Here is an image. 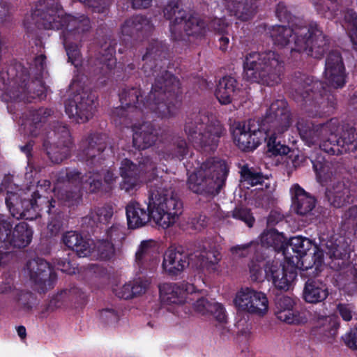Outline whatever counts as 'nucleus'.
Here are the masks:
<instances>
[{
  "mask_svg": "<svg viewBox=\"0 0 357 357\" xmlns=\"http://www.w3.org/2000/svg\"><path fill=\"white\" fill-rule=\"evenodd\" d=\"M321 248L314 245L305 237L295 236L289 241L283 251L285 260H298L296 267L302 270L314 268L319 270L323 263L337 271L335 275L337 285L348 294L357 292V268L349 264V251L344 245L336 244L333 240L322 239Z\"/></svg>",
  "mask_w": 357,
  "mask_h": 357,
  "instance_id": "obj_1",
  "label": "nucleus"
},
{
  "mask_svg": "<svg viewBox=\"0 0 357 357\" xmlns=\"http://www.w3.org/2000/svg\"><path fill=\"white\" fill-rule=\"evenodd\" d=\"M162 51L159 43L155 41L147 47L143 55L144 62L142 70L147 77H155V82L146 98L144 114L151 112L160 118H169L175 115L178 109V92L180 87L178 79L168 71L162 69L160 63Z\"/></svg>",
  "mask_w": 357,
  "mask_h": 357,
  "instance_id": "obj_2",
  "label": "nucleus"
},
{
  "mask_svg": "<svg viewBox=\"0 0 357 357\" xmlns=\"http://www.w3.org/2000/svg\"><path fill=\"white\" fill-rule=\"evenodd\" d=\"M183 213V203L168 183L158 181L150 185L147 209L136 202L126 206L128 227L131 229L145 225L152 218L163 229L172 226Z\"/></svg>",
  "mask_w": 357,
  "mask_h": 357,
  "instance_id": "obj_3",
  "label": "nucleus"
},
{
  "mask_svg": "<svg viewBox=\"0 0 357 357\" xmlns=\"http://www.w3.org/2000/svg\"><path fill=\"white\" fill-rule=\"evenodd\" d=\"M274 45H289L291 52L305 53L316 59L321 58L328 49V40L316 22L294 27L276 25L270 31Z\"/></svg>",
  "mask_w": 357,
  "mask_h": 357,
  "instance_id": "obj_4",
  "label": "nucleus"
},
{
  "mask_svg": "<svg viewBox=\"0 0 357 357\" xmlns=\"http://www.w3.org/2000/svg\"><path fill=\"white\" fill-rule=\"evenodd\" d=\"M15 188V190H13L12 186L7 188L6 181L0 188L2 192H6V204L13 218L32 220L40 215L43 211L49 215L59 214L56 202L44 195L50 188V182L48 180L39 181L36 190L33 192L30 189L24 191Z\"/></svg>",
  "mask_w": 357,
  "mask_h": 357,
  "instance_id": "obj_5",
  "label": "nucleus"
},
{
  "mask_svg": "<svg viewBox=\"0 0 357 357\" xmlns=\"http://www.w3.org/2000/svg\"><path fill=\"white\" fill-rule=\"evenodd\" d=\"M243 68L244 76L248 80L273 86L282 79L284 61L274 50L253 52L245 56Z\"/></svg>",
  "mask_w": 357,
  "mask_h": 357,
  "instance_id": "obj_6",
  "label": "nucleus"
},
{
  "mask_svg": "<svg viewBox=\"0 0 357 357\" xmlns=\"http://www.w3.org/2000/svg\"><path fill=\"white\" fill-rule=\"evenodd\" d=\"M89 185L91 192L98 191L102 187L101 175L99 172H89L84 176L76 169H66L58 174L54 193L68 206L78 204L81 199L80 189Z\"/></svg>",
  "mask_w": 357,
  "mask_h": 357,
  "instance_id": "obj_7",
  "label": "nucleus"
},
{
  "mask_svg": "<svg viewBox=\"0 0 357 357\" xmlns=\"http://www.w3.org/2000/svg\"><path fill=\"white\" fill-rule=\"evenodd\" d=\"M163 15L169 21V31L174 40H182L185 35L198 36L201 32L199 13L184 10L181 0H169L164 6Z\"/></svg>",
  "mask_w": 357,
  "mask_h": 357,
  "instance_id": "obj_8",
  "label": "nucleus"
},
{
  "mask_svg": "<svg viewBox=\"0 0 357 357\" xmlns=\"http://www.w3.org/2000/svg\"><path fill=\"white\" fill-rule=\"evenodd\" d=\"M119 175L122 178L119 183L120 189L130 195H134L144 182L151 183L155 180L153 185L158 181L165 183L158 179L155 164L149 157L142 158L138 165L129 159L122 160Z\"/></svg>",
  "mask_w": 357,
  "mask_h": 357,
  "instance_id": "obj_9",
  "label": "nucleus"
},
{
  "mask_svg": "<svg viewBox=\"0 0 357 357\" xmlns=\"http://www.w3.org/2000/svg\"><path fill=\"white\" fill-rule=\"evenodd\" d=\"M266 122L271 124L267 135V150L273 155H287L290 149L277 141V137L287 131L291 124V117L284 100H277L270 105Z\"/></svg>",
  "mask_w": 357,
  "mask_h": 357,
  "instance_id": "obj_10",
  "label": "nucleus"
},
{
  "mask_svg": "<svg viewBox=\"0 0 357 357\" xmlns=\"http://www.w3.org/2000/svg\"><path fill=\"white\" fill-rule=\"evenodd\" d=\"M12 227L13 223L0 215V266L9 261L13 248H25L33 238V231L26 222L16 225L11 233Z\"/></svg>",
  "mask_w": 357,
  "mask_h": 357,
  "instance_id": "obj_11",
  "label": "nucleus"
},
{
  "mask_svg": "<svg viewBox=\"0 0 357 357\" xmlns=\"http://www.w3.org/2000/svg\"><path fill=\"white\" fill-rule=\"evenodd\" d=\"M17 67L20 72H18L11 80H10V74L14 70L13 68H10L8 73H0V90L4 91L11 100L30 101V98H40L43 94L44 86L40 83V89L31 92L33 86H36L39 82H26L29 78L26 70L21 66Z\"/></svg>",
  "mask_w": 357,
  "mask_h": 357,
  "instance_id": "obj_12",
  "label": "nucleus"
},
{
  "mask_svg": "<svg viewBox=\"0 0 357 357\" xmlns=\"http://www.w3.org/2000/svg\"><path fill=\"white\" fill-rule=\"evenodd\" d=\"M66 16L57 0H40L31 15L25 18L24 25L29 28L33 23L45 29H63Z\"/></svg>",
  "mask_w": 357,
  "mask_h": 357,
  "instance_id": "obj_13",
  "label": "nucleus"
},
{
  "mask_svg": "<svg viewBox=\"0 0 357 357\" xmlns=\"http://www.w3.org/2000/svg\"><path fill=\"white\" fill-rule=\"evenodd\" d=\"M200 266V251L186 253L182 248L170 247L162 255L161 270L165 275L170 278H176L181 276L188 267L198 269Z\"/></svg>",
  "mask_w": 357,
  "mask_h": 357,
  "instance_id": "obj_14",
  "label": "nucleus"
},
{
  "mask_svg": "<svg viewBox=\"0 0 357 357\" xmlns=\"http://www.w3.org/2000/svg\"><path fill=\"white\" fill-rule=\"evenodd\" d=\"M298 86L294 85L295 92L303 99L310 96V92L312 93V98H317L320 96L323 100L321 102H316L314 104V112L309 111V116L312 117L329 115L335 108L333 97L327 96L326 99L324 96H327L328 91L324 86V84L319 81L312 80V78L303 75L297 81Z\"/></svg>",
  "mask_w": 357,
  "mask_h": 357,
  "instance_id": "obj_15",
  "label": "nucleus"
},
{
  "mask_svg": "<svg viewBox=\"0 0 357 357\" xmlns=\"http://www.w3.org/2000/svg\"><path fill=\"white\" fill-rule=\"evenodd\" d=\"M120 101L121 106L115 108L112 113L115 124H126L127 118H137L144 114L146 100L143 99L140 89H124L120 94Z\"/></svg>",
  "mask_w": 357,
  "mask_h": 357,
  "instance_id": "obj_16",
  "label": "nucleus"
},
{
  "mask_svg": "<svg viewBox=\"0 0 357 357\" xmlns=\"http://www.w3.org/2000/svg\"><path fill=\"white\" fill-rule=\"evenodd\" d=\"M228 168L220 158H208L202 162V191L211 196L218 195L225 185Z\"/></svg>",
  "mask_w": 357,
  "mask_h": 357,
  "instance_id": "obj_17",
  "label": "nucleus"
},
{
  "mask_svg": "<svg viewBox=\"0 0 357 357\" xmlns=\"http://www.w3.org/2000/svg\"><path fill=\"white\" fill-rule=\"evenodd\" d=\"M43 147L52 162L60 163L68 158L71 152L73 142L68 128L58 123L53 132L43 142Z\"/></svg>",
  "mask_w": 357,
  "mask_h": 357,
  "instance_id": "obj_18",
  "label": "nucleus"
},
{
  "mask_svg": "<svg viewBox=\"0 0 357 357\" xmlns=\"http://www.w3.org/2000/svg\"><path fill=\"white\" fill-rule=\"evenodd\" d=\"M298 261L297 259L291 258V261L285 260L282 264L279 260H272L265 268L266 279L271 280L276 288L288 290L296 278Z\"/></svg>",
  "mask_w": 357,
  "mask_h": 357,
  "instance_id": "obj_19",
  "label": "nucleus"
},
{
  "mask_svg": "<svg viewBox=\"0 0 357 357\" xmlns=\"http://www.w3.org/2000/svg\"><path fill=\"white\" fill-rule=\"evenodd\" d=\"M335 132L324 135L319 147L330 155H340L357 151V126L343 132L339 138Z\"/></svg>",
  "mask_w": 357,
  "mask_h": 357,
  "instance_id": "obj_20",
  "label": "nucleus"
},
{
  "mask_svg": "<svg viewBox=\"0 0 357 357\" xmlns=\"http://www.w3.org/2000/svg\"><path fill=\"white\" fill-rule=\"evenodd\" d=\"M238 310L258 316H264L268 309V301L266 294L250 287L241 288L234 299Z\"/></svg>",
  "mask_w": 357,
  "mask_h": 357,
  "instance_id": "obj_21",
  "label": "nucleus"
},
{
  "mask_svg": "<svg viewBox=\"0 0 357 357\" xmlns=\"http://www.w3.org/2000/svg\"><path fill=\"white\" fill-rule=\"evenodd\" d=\"M66 113L69 118L78 123L88 121L93 115L95 111L94 96L82 90L75 95L65 106Z\"/></svg>",
  "mask_w": 357,
  "mask_h": 357,
  "instance_id": "obj_22",
  "label": "nucleus"
},
{
  "mask_svg": "<svg viewBox=\"0 0 357 357\" xmlns=\"http://www.w3.org/2000/svg\"><path fill=\"white\" fill-rule=\"evenodd\" d=\"M234 142L242 151L255 149L264 138V133L256 126L254 120L239 123L233 130Z\"/></svg>",
  "mask_w": 357,
  "mask_h": 357,
  "instance_id": "obj_23",
  "label": "nucleus"
},
{
  "mask_svg": "<svg viewBox=\"0 0 357 357\" xmlns=\"http://www.w3.org/2000/svg\"><path fill=\"white\" fill-rule=\"evenodd\" d=\"M26 271L37 286L38 291L45 292L53 287L56 275L50 264L43 259H34L27 262Z\"/></svg>",
  "mask_w": 357,
  "mask_h": 357,
  "instance_id": "obj_24",
  "label": "nucleus"
},
{
  "mask_svg": "<svg viewBox=\"0 0 357 357\" xmlns=\"http://www.w3.org/2000/svg\"><path fill=\"white\" fill-rule=\"evenodd\" d=\"M296 126L301 137L308 145L318 144L324 135L336 132L338 128L337 121L333 119L326 123L314 126L307 120L300 119Z\"/></svg>",
  "mask_w": 357,
  "mask_h": 357,
  "instance_id": "obj_25",
  "label": "nucleus"
},
{
  "mask_svg": "<svg viewBox=\"0 0 357 357\" xmlns=\"http://www.w3.org/2000/svg\"><path fill=\"white\" fill-rule=\"evenodd\" d=\"M105 136L94 134L82 140L78 153L80 160L90 165L100 163L102 155L106 148Z\"/></svg>",
  "mask_w": 357,
  "mask_h": 357,
  "instance_id": "obj_26",
  "label": "nucleus"
},
{
  "mask_svg": "<svg viewBox=\"0 0 357 357\" xmlns=\"http://www.w3.org/2000/svg\"><path fill=\"white\" fill-rule=\"evenodd\" d=\"M326 84L328 87L342 88L346 83L345 68L337 51L331 52L326 58L324 70Z\"/></svg>",
  "mask_w": 357,
  "mask_h": 357,
  "instance_id": "obj_27",
  "label": "nucleus"
},
{
  "mask_svg": "<svg viewBox=\"0 0 357 357\" xmlns=\"http://www.w3.org/2000/svg\"><path fill=\"white\" fill-rule=\"evenodd\" d=\"M205 124L202 132V153L213 152L216 150L223 128L216 116L212 114L202 117V124Z\"/></svg>",
  "mask_w": 357,
  "mask_h": 357,
  "instance_id": "obj_28",
  "label": "nucleus"
},
{
  "mask_svg": "<svg viewBox=\"0 0 357 357\" xmlns=\"http://www.w3.org/2000/svg\"><path fill=\"white\" fill-rule=\"evenodd\" d=\"M63 21L62 37L73 38L75 41H81L83 34L91 29L90 20L84 15L79 16L66 15Z\"/></svg>",
  "mask_w": 357,
  "mask_h": 357,
  "instance_id": "obj_29",
  "label": "nucleus"
},
{
  "mask_svg": "<svg viewBox=\"0 0 357 357\" xmlns=\"http://www.w3.org/2000/svg\"><path fill=\"white\" fill-rule=\"evenodd\" d=\"M325 197L328 204L335 208L344 207L353 202L351 189L344 182H335L326 189Z\"/></svg>",
  "mask_w": 357,
  "mask_h": 357,
  "instance_id": "obj_30",
  "label": "nucleus"
},
{
  "mask_svg": "<svg viewBox=\"0 0 357 357\" xmlns=\"http://www.w3.org/2000/svg\"><path fill=\"white\" fill-rule=\"evenodd\" d=\"M293 210L300 215L309 214L315 207L316 200L305 192L298 184H294L290 189Z\"/></svg>",
  "mask_w": 357,
  "mask_h": 357,
  "instance_id": "obj_31",
  "label": "nucleus"
},
{
  "mask_svg": "<svg viewBox=\"0 0 357 357\" xmlns=\"http://www.w3.org/2000/svg\"><path fill=\"white\" fill-rule=\"evenodd\" d=\"M50 115L51 110L46 108L29 111L22 123V129L25 133L36 137L40 134L44 123Z\"/></svg>",
  "mask_w": 357,
  "mask_h": 357,
  "instance_id": "obj_32",
  "label": "nucleus"
},
{
  "mask_svg": "<svg viewBox=\"0 0 357 357\" xmlns=\"http://www.w3.org/2000/svg\"><path fill=\"white\" fill-rule=\"evenodd\" d=\"M134 146L139 149H146L151 146L157 140V132L149 122L135 124L132 126Z\"/></svg>",
  "mask_w": 357,
  "mask_h": 357,
  "instance_id": "obj_33",
  "label": "nucleus"
},
{
  "mask_svg": "<svg viewBox=\"0 0 357 357\" xmlns=\"http://www.w3.org/2000/svg\"><path fill=\"white\" fill-rule=\"evenodd\" d=\"M153 30L151 21L142 15H136L125 21L121 27V33L129 36H145Z\"/></svg>",
  "mask_w": 357,
  "mask_h": 357,
  "instance_id": "obj_34",
  "label": "nucleus"
},
{
  "mask_svg": "<svg viewBox=\"0 0 357 357\" xmlns=\"http://www.w3.org/2000/svg\"><path fill=\"white\" fill-rule=\"evenodd\" d=\"M63 243L70 249L76 252L79 257H88L91 252V245L93 241L91 239L84 238L76 231H68L62 238Z\"/></svg>",
  "mask_w": 357,
  "mask_h": 357,
  "instance_id": "obj_35",
  "label": "nucleus"
},
{
  "mask_svg": "<svg viewBox=\"0 0 357 357\" xmlns=\"http://www.w3.org/2000/svg\"><path fill=\"white\" fill-rule=\"evenodd\" d=\"M257 0H225L231 13L241 21L250 20L256 11Z\"/></svg>",
  "mask_w": 357,
  "mask_h": 357,
  "instance_id": "obj_36",
  "label": "nucleus"
},
{
  "mask_svg": "<svg viewBox=\"0 0 357 357\" xmlns=\"http://www.w3.org/2000/svg\"><path fill=\"white\" fill-rule=\"evenodd\" d=\"M328 296V287L320 280H308L303 289V298L310 303H317L324 301Z\"/></svg>",
  "mask_w": 357,
  "mask_h": 357,
  "instance_id": "obj_37",
  "label": "nucleus"
},
{
  "mask_svg": "<svg viewBox=\"0 0 357 357\" xmlns=\"http://www.w3.org/2000/svg\"><path fill=\"white\" fill-rule=\"evenodd\" d=\"M160 297L162 303L167 305H181L186 302L179 283H164L160 286Z\"/></svg>",
  "mask_w": 357,
  "mask_h": 357,
  "instance_id": "obj_38",
  "label": "nucleus"
},
{
  "mask_svg": "<svg viewBox=\"0 0 357 357\" xmlns=\"http://www.w3.org/2000/svg\"><path fill=\"white\" fill-rule=\"evenodd\" d=\"M237 87L236 79L231 76L222 77L216 86L215 96L222 105H228L231 102L233 96Z\"/></svg>",
  "mask_w": 357,
  "mask_h": 357,
  "instance_id": "obj_39",
  "label": "nucleus"
},
{
  "mask_svg": "<svg viewBox=\"0 0 357 357\" xmlns=\"http://www.w3.org/2000/svg\"><path fill=\"white\" fill-rule=\"evenodd\" d=\"M205 313L211 314L218 324L216 328L224 334L228 331L226 324L227 323V317L224 307L218 303L214 301H208L202 298V315Z\"/></svg>",
  "mask_w": 357,
  "mask_h": 357,
  "instance_id": "obj_40",
  "label": "nucleus"
},
{
  "mask_svg": "<svg viewBox=\"0 0 357 357\" xmlns=\"http://www.w3.org/2000/svg\"><path fill=\"white\" fill-rule=\"evenodd\" d=\"M287 240L282 234L273 229L266 230L261 235L262 246L273 248L275 251L282 253L286 248Z\"/></svg>",
  "mask_w": 357,
  "mask_h": 357,
  "instance_id": "obj_41",
  "label": "nucleus"
},
{
  "mask_svg": "<svg viewBox=\"0 0 357 357\" xmlns=\"http://www.w3.org/2000/svg\"><path fill=\"white\" fill-rule=\"evenodd\" d=\"M154 252V242L151 240L143 241L136 252V262L139 266L146 267L149 262L153 259Z\"/></svg>",
  "mask_w": 357,
  "mask_h": 357,
  "instance_id": "obj_42",
  "label": "nucleus"
},
{
  "mask_svg": "<svg viewBox=\"0 0 357 357\" xmlns=\"http://www.w3.org/2000/svg\"><path fill=\"white\" fill-rule=\"evenodd\" d=\"M114 255L113 243L108 240L98 241L91 245V252L88 257L94 259H109Z\"/></svg>",
  "mask_w": 357,
  "mask_h": 357,
  "instance_id": "obj_43",
  "label": "nucleus"
},
{
  "mask_svg": "<svg viewBox=\"0 0 357 357\" xmlns=\"http://www.w3.org/2000/svg\"><path fill=\"white\" fill-rule=\"evenodd\" d=\"M186 153V142L184 139H177L160 151L159 154L165 160L176 158L181 160Z\"/></svg>",
  "mask_w": 357,
  "mask_h": 357,
  "instance_id": "obj_44",
  "label": "nucleus"
},
{
  "mask_svg": "<svg viewBox=\"0 0 357 357\" xmlns=\"http://www.w3.org/2000/svg\"><path fill=\"white\" fill-rule=\"evenodd\" d=\"M277 318L288 324H301L307 321V312L294 311L290 309L286 311H275Z\"/></svg>",
  "mask_w": 357,
  "mask_h": 357,
  "instance_id": "obj_45",
  "label": "nucleus"
},
{
  "mask_svg": "<svg viewBox=\"0 0 357 357\" xmlns=\"http://www.w3.org/2000/svg\"><path fill=\"white\" fill-rule=\"evenodd\" d=\"M343 15V26L349 31L354 47L357 51V13L352 9H347Z\"/></svg>",
  "mask_w": 357,
  "mask_h": 357,
  "instance_id": "obj_46",
  "label": "nucleus"
},
{
  "mask_svg": "<svg viewBox=\"0 0 357 357\" xmlns=\"http://www.w3.org/2000/svg\"><path fill=\"white\" fill-rule=\"evenodd\" d=\"M109 52L106 56H102L97 61L96 63V68L94 70L96 75H101L105 77L109 76L112 74V70L116 66V59L113 56L112 50H109Z\"/></svg>",
  "mask_w": 357,
  "mask_h": 357,
  "instance_id": "obj_47",
  "label": "nucleus"
},
{
  "mask_svg": "<svg viewBox=\"0 0 357 357\" xmlns=\"http://www.w3.org/2000/svg\"><path fill=\"white\" fill-rule=\"evenodd\" d=\"M268 262H271V261L266 259H259L257 257L250 261L249 269L250 278L252 281L261 282L266 278L265 268Z\"/></svg>",
  "mask_w": 357,
  "mask_h": 357,
  "instance_id": "obj_48",
  "label": "nucleus"
},
{
  "mask_svg": "<svg viewBox=\"0 0 357 357\" xmlns=\"http://www.w3.org/2000/svg\"><path fill=\"white\" fill-rule=\"evenodd\" d=\"M221 259L220 252L215 248L204 251L202 250V268L210 272L218 270V263Z\"/></svg>",
  "mask_w": 357,
  "mask_h": 357,
  "instance_id": "obj_49",
  "label": "nucleus"
},
{
  "mask_svg": "<svg viewBox=\"0 0 357 357\" xmlns=\"http://www.w3.org/2000/svg\"><path fill=\"white\" fill-rule=\"evenodd\" d=\"M62 38L69 61L77 68L82 63L81 54L77 45L79 41H75L73 38Z\"/></svg>",
  "mask_w": 357,
  "mask_h": 357,
  "instance_id": "obj_50",
  "label": "nucleus"
},
{
  "mask_svg": "<svg viewBox=\"0 0 357 357\" xmlns=\"http://www.w3.org/2000/svg\"><path fill=\"white\" fill-rule=\"evenodd\" d=\"M317 11L324 17H334L338 0H312Z\"/></svg>",
  "mask_w": 357,
  "mask_h": 357,
  "instance_id": "obj_51",
  "label": "nucleus"
},
{
  "mask_svg": "<svg viewBox=\"0 0 357 357\" xmlns=\"http://www.w3.org/2000/svg\"><path fill=\"white\" fill-rule=\"evenodd\" d=\"M243 181L251 186L261 184L264 181V176L261 172H259L253 168H250L244 165L241 170Z\"/></svg>",
  "mask_w": 357,
  "mask_h": 357,
  "instance_id": "obj_52",
  "label": "nucleus"
},
{
  "mask_svg": "<svg viewBox=\"0 0 357 357\" xmlns=\"http://www.w3.org/2000/svg\"><path fill=\"white\" fill-rule=\"evenodd\" d=\"M13 297L16 301L18 307L24 310H30L35 301V297L31 292L15 290Z\"/></svg>",
  "mask_w": 357,
  "mask_h": 357,
  "instance_id": "obj_53",
  "label": "nucleus"
},
{
  "mask_svg": "<svg viewBox=\"0 0 357 357\" xmlns=\"http://www.w3.org/2000/svg\"><path fill=\"white\" fill-rule=\"evenodd\" d=\"M179 284L182 287V293L185 297L187 294L195 295L196 301L192 304V307L196 312L199 313L201 312V295L199 290L193 284L187 282H183Z\"/></svg>",
  "mask_w": 357,
  "mask_h": 357,
  "instance_id": "obj_54",
  "label": "nucleus"
},
{
  "mask_svg": "<svg viewBox=\"0 0 357 357\" xmlns=\"http://www.w3.org/2000/svg\"><path fill=\"white\" fill-rule=\"evenodd\" d=\"M257 246V243L252 241L246 244L232 246L230 252L236 257H245L250 252L256 250Z\"/></svg>",
  "mask_w": 357,
  "mask_h": 357,
  "instance_id": "obj_55",
  "label": "nucleus"
},
{
  "mask_svg": "<svg viewBox=\"0 0 357 357\" xmlns=\"http://www.w3.org/2000/svg\"><path fill=\"white\" fill-rule=\"evenodd\" d=\"M232 217L244 222L249 227H252L255 222V218L248 208H236L232 211Z\"/></svg>",
  "mask_w": 357,
  "mask_h": 357,
  "instance_id": "obj_56",
  "label": "nucleus"
},
{
  "mask_svg": "<svg viewBox=\"0 0 357 357\" xmlns=\"http://www.w3.org/2000/svg\"><path fill=\"white\" fill-rule=\"evenodd\" d=\"M132 287V298L144 294L149 287V282L147 280L137 278L130 281Z\"/></svg>",
  "mask_w": 357,
  "mask_h": 357,
  "instance_id": "obj_57",
  "label": "nucleus"
},
{
  "mask_svg": "<svg viewBox=\"0 0 357 357\" xmlns=\"http://www.w3.org/2000/svg\"><path fill=\"white\" fill-rule=\"evenodd\" d=\"M342 223L346 228L357 227V205L350 207L342 216Z\"/></svg>",
  "mask_w": 357,
  "mask_h": 357,
  "instance_id": "obj_58",
  "label": "nucleus"
},
{
  "mask_svg": "<svg viewBox=\"0 0 357 357\" xmlns=\"http://www.w3.org/2000/svg\"><path fill=\"white\" fill-rule=\"evenodd\" d=\"M188 174V185L189 189L192 192L199 194L201 192L200 171L195 170Z\"/></svg>",
  "mask_w": 357,
  "mask_h": 357,
  "instance_id": "obj_59",
  "label": "nucleus"
},
{
  "mask_svg": "<svg viewBox=\"0 0 357 357\" xmlns=\"http://www.w3.org/2000/svg\"><path fill=\"white\" fill-rule=\"evenodd\" d=\"M85 6L91 8L94 12L103 13L109 5V0H79Z\"/></svg>",
  "mask_w": 357,
  "mask_h": 357,
  "instance_id": "obj_60",
  "label": "nucleus"
},
{
  "mask_svg": "<svg viewBox=\"0 0 357 357\" xmlns=\"http://www.w3.org/2000/svg\"><path fill=\"white\" fill-rule=\"evenodd\" d=\"M95 215L96 217H93L95 220L100 222L105 223L112 217L113 209L109 206L98 208L95 212Z\"/></svg>",
  "mask_w": 357,
  "mask_h": 357,
  "instance_id": "obj_61",
  "label": "nucleus"
},
{
  "mask_svg": "<svg viewBox=\"0 0 357 357\" xmlns=\"http://www.w3.org/2000/svg\"><path fill=\"white\" fill-rule=\"evenodd\" d=\"M294 305V300L287 296H278L275 300V311H286L293 309Z\"/></svg>",
  "mask_w": 357,
  "mask_h": 357,
  "instance_id": "obj_62",
  "label": "nucleus"
},
{
  "mask_svg": "<svg viewBox=\"0 0 357 357\" xmlns=\"http://www.w3.org/2000/svg\"><path fill=\"white\" fill-rule=\"evenodd\" d=\"M100 318L103 322L112 324L118 321L119 316L113 309H103L100 312Z\"/></svg>",
  "mask_w": 357,
  "mask_h": 357,
  "instance_id": "obj_63",
  "label": "nucleus"
},
{
  "mask_svg": "<svg viewBox=\"0 0 357 357\" xmlns=\"http://www.w3.org/2000/svg\"><path fill=\"white\" fill-rule=\"evenodd\" d=\"M114 291L116 296L123 299L132 298V287L130 286V281L126 282L123 285L116 287Z\"/></svg>",
  "mask_w": 357,
  "mask_h": 357,
  "instance_id": "obj_64",
  "label": "nucleus"
}]
</instances>
